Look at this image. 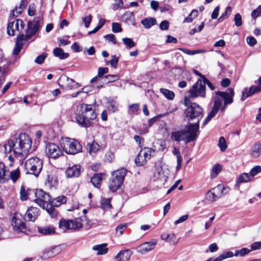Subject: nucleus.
Segmentation results:
<instances>
[{
	"label": "nucleus",
	"instance_id": "nucleus-12",
	"mask_svg": "<svg viewBox=\"0 0 261 261\" xmlns=\"http://www.w3.org/2000/svg\"><path fill=\"white\" fill-rule=\"evenodd\" d=\"M228 192V188L223 186L218 185L217 187L211 189L205 195L206 199L213 202L216 201L220 198L223 196Z\"/></svg>",
	"mask_w": 261,
	"mask_h": 261
},
{
	"label": "nucleus",
	"instance_id": "nucleus-49",
	"mask_svg": "<svg viewBox=\"0 0 261 261\" xmlns=\"http://www.w3.org/2000/svg\"><path fill=\"white\" fill-rule=\"evenodd\" d=\"M122 41L128 49H130L135 45V43L132 39L129 38H124L122 39Z\"/></svg>",
	"mask_w": 261,
	"mask_h": 261
},
{
	"label": "nucleus",
	"instance_id": "nucleus-64",
	"mask_svg": "<svg viewBox=\"0 0 261 261\" xmlns=\"http://www.w3.org/2000/svg\"><path fill=\"white\" fill-rule=\"evenodd\" d=\"M261 249V242H254L251 245V251Z\"/></svg>",
	"mask_w": 261,
	"mask_h": 261
},
{
	"label": "nucleus",
	"instance_id": "nucleus-4",
	"mask_svg": "<svg viewBox=\"0 0 261 261\" xmlns=\"http://www.w3.org/2000/svg\"><path fill=\"white\" fill-rule=\"evenodd\" d=\"M127 170L122 168L112 173L109 182V188L113 192H116L122 185Z\"/></svg>",
	"mask_w": 261,
	"mask_h": 261
},
{
	"label": "nucleus",
	"instance_id": "nucleus-15",
	"mask_svg": "<svg viewBox=\"0 0 261 261\" xmlns=\"http://www.w3.org/2000/svg\"><path fill=\"white\" fill-rule=\"evenodd\" d=\"M40 28V19L39 18H34L28 23V29L24 36L25 40H28L31 37L35 35Z\"/></svg>",
	"mask_w": 261,
	"mask_h": 261
},
{
	"label": "nucleus",
	"instance_id": "nucleus-53",
	"mask_svg": "<svg viewBox=\"0 0 261 261\" xmlns=\"http://www.w3.org/2000/svg\"><path fill=\"white\" fill-rule=\"evenodd\" d=\"M127 227L126 224H123L119 225L116 228V233L118 236H121L123 234V231Z\"/></svg>",
	"mask_w": 261,
	"mask_h": 261
},
{
	"label": "nucleus",
	"instance_id": "nucleus-22",
	"mask_svg": "<svg viewBox=\"0 0 261 261\" xmlns=\"http://www.w3.org/2000/svg\"><path fill=\"white\" fill-rule=\"evenodd\" d=\"M24 40H25V38L23 34H21L16 38L15 46L13 50V55H17L20 53L23 45V41Z\"/></svg>",
	"mask_w": 261,
	"mask_h": 261
},
{
	"label": "nucleus",
	"instance_id": "nucleus-43",
	"mask_svg": "<svg viewBox=\"0 0 261 261\" xmlns=\"http://www.w3.org/2000/svg\"><path fill=\"white\" fill-rule=\"evenodd\" d=\"M30 191V189H28L27 190H25L24 187L23 186H22L20 190V199L22 201L27 200Z\"/></svg>",
	"mask_w": 261,
	"mask_h": 261
},
{
	"label": "nucleus",
	"instance_id": "nucleus-52",
	"mask_svg": "<svg viewBox=\"0 0 261 261\" xmlns=\"http://www.w3.org/2000/svg\"><path fill=\"white\" fill-rule=\"evenodd\" d=\"M20 175L18 169H16L11 171L10 173V177L13 181H16L19 178Z\"/></svg>",
	"mask_w": 261,
	"mask_h": 261
},
{
	"label": "nucleus",
	"instance_id": "nucleus-8",
	"mask_svg": "<svg viewBox=\"0 0 261 261\" xmlns=\"http://www.w3.org/2000/svg\"><path fill=\"white\" fill-rule=\"evenodd\" d=\"M25 24L22 20L15 19H10L7 26V34L9 36L17 35V37L21 34L24 29Z\"/></svg>",
	"mask_w": 261,
	"mask_h": 261
},
{
	"label": "nucleus",
	"instance_id": "nucleus-51",
	"mask_svg": "<svg viewBox=\"0 0 261 261\" xmlns=\"http://www.w3.org/2000/svg\"><path fill=\"white\" fill-rule=\"evenodd\" d=\"M222 100L219 97L216 96L215 98L213 108L219 111L220 109L222 110V108L223 107H222Z\"/></svg>",
	"mask_w": 261,
	"mask_h": 261
},
{
	"label": "nucleus",
	"instance_id": "nucleus-59",
	"mask_svg": "<svg viewBox=\"0 0 261 261\" xmlns=\"http://www.w3.org/2000/svg\"><path fill=\"white\" fill-rule=\"evenodd\" d=\"M261 172V166H256L254 167L251 170H250V174L251 176L253 177L254 176L256 175L257 173Z\"/></svg>",
	"mask_w": 261,
	"mask_h": 261
},
{
	"label": "nucleus",
	"instance_id": "nucleus-56",
	"mask_svg": "<svg viewBox=\"0 0 261 261\" xmlns=\"http://www.w3.org/2000/svg\"><path fill=\"white\" fill-rule=\"evenodd\" d=\"M46 57V54H43L38 56L35 59V62L38 64H41L44 61Z\"/></svg>",
	"mask_w": 261,
	"mask_h": 261
},
{
	"label": "nucleus",
	"instance_id": "nucleus-17",
	"mask_svg": "<svg viewBox=\"0 0 261 261\" xmlns=\"http://www.w3.org/2000/svg\"><path fill=\"white\" fill-rule=\"evenodd\" d=\"M158 241L152 239L149 242L143 243L137 247V251L142 254L153 250L156 246Z\"/></svg>",
	"mask_w": 261,
	"mask_h": 261
},
{
	"label": "nucleus",
	"instance_id": "nucleus-20",
	"mask_svg": "<svg viewBox=\"0 0 261 261\" xmlns=\"http://www.w3.org/2000/svg\"><path fill=\"white\" fill-rule=\"evenodd\" d=\"M65 173L68 178L78 177L81 173V166L74 165L71 167H68Z\"/></svg>",
	"mask_w": 261,
	"mask_h": 261
},
{
	"label": "nucleus",
	"instance_id": "nucleus-38",
	"mask_svg": "<svg viewBox=\"0 0 261 261\" xmlns=\"http://www.w3.org/2000/svg\"><path fill=\"white\" fill-rule=\"evenodd\" d=\"M12 222L14 223V226L17 227L21 231H23V230H25V224L24 222H21V220L17 219L13 217L12 219Z\"/></svg>",
	"mask_w": 261,
	"mask_h": 261
},
{
	"label": "nucleus",
	"instance_id": "nucleus-16",
	"mask_svg": "<svg viewBox=\"0 0 261 261\" xmlns=\"http://www.w3.org/2000/svg\"><path fill=\"white\" fill-rule=\"evenodd\" d=\"M216 94L224 99V105L222 108V111H223L226 105L233 102L232 97L234 95V92L232 88H229L227 92L217 91L216 92Z\"/></svg>",
	"mask_w": 261,
	"mask_h": 261
},
{
	"label": "nucleus",
	"instance_id": "nucleus-24",
	"mask_svg": "<svg viewBox=\"0 0 261 261\" xmlns=\"http://www.w3.org/2000/svg\"><path fill=\"white\" fill-rule=\"evenodd\" d=\"M105 176V173H100L95 174L91 178V182L94 187L99 188Z\"/></svg>",
	"mask_w": 261,
	"mask_h": 261
},
{
	"label": "nucleus",
	"instance_id": "nucleus-40",
	"mask_svg": "<svg viewBox=\"0 0 261 261\" xmlns=\"http://www.w3.org/2000/svg\"><path fill=\"white\" fill-rule=\"evenodd\" d=\"M140 108L139 103H134L130 105L128 108V113L129 115H137Z\"/></svg>",
	"mask_w": 261,
	"mask_h": 261
},
{
	"label": "nucleus",
	"instance_id": "nucleus-61",
	"mask_svg": "<svg viewBox=\"0 0 261 261\" xmlns=\"http://www.w3.org/2000/svg\"><path fill=\"white\" fill-rule=\"evenodd\" d=\"M23 9L16 7L15 9L12 11L11 15L12 17H17L19 15L21 14L23 11Z\"/></svg>",
	"mask_w": 261,
	"mask_h": 261
},
{
	"label": "nucleus",
	"instance_id": "nucleus-11",
	"mask_svg": "<svg viewBox=\"0 0 261 261\" xmlns=\"http://www.w3.org/2000/svg\"><path fill=\"white\" fill-rule=\"evenodd\" d=\"M66 201L67 197L64 195L58 196L53 200L51 199L50 204H47V206H46V211L51 218H54L58 214V212L55 208V206L59 207L61 205L65 203Z\"/></svg>",
	"mask_w": 261,
	"mask_h": 261
},
{
	"label": "nucleus",
	"instance_id": "nucleus-2",
	"mask_svg": "<svg viewBox=\"0 0 261 261\" xmlns=\"http://www.w3.org/2000/svg\"><path fill=\"white\" fill-rule=\"evenodd\" d=\"M199 128L198 123H189L185 126V129L172 132L171 138L175 141H185L186 143H190L196 140Z\"/></svg>",
	"mask_w": 261,
	"mask_h": 261
},
{
	"label": "nucleus",
	"instance_id": "nucleus-7",
	"mask_svg": "<svg viewBox=\"0 0 261 261\" xmlns=\"http://www.w3.org/2000/svg\"><path fill=\"white\" fill-rule=\"evenodd\" d=\"M185 117L187 120H196L195 123H198L203 116V111L201 107L198 104L193 102L190 107L187 108L185 111Z\"/></svg>",
	"mask_w": 261,
	"mask_h": 261
},
{
	"label": "nucleus",
	"instance_id": "nucleus-34",
	"mask_svg": "<svg viewBox=\"0 0 261 261\" xmlns=\"http://www.w3.org/2000/svg\"><path fill=\"white\" fill-rule=\"evenodd\" d=\"M221 170L222 167L220 164H217L215 165L212 167L211 170V178L212 179L215 178L218 175V174L221 172Z\"/></svg>",
	"mask_w": 261,
	"mask_h": 261
},
{
	"label": "nucleus",
	"instance_id": "nucleus-33",
	"mask_svg": "<svg viewBox=\"0 0 261 261\" xmlns=\"http://www.w3.org/2000/svg\"><path fill=\"white\" fill-rule=\"evenodd\" d=\"M160 92L163 95L169 100H173L175 97L174 93L171 90L165 88H161Z\"/></svg>",
	"mask_w": 261,
	"mask_h": 261
},
{
	"label": "nucleus",
	"instance_id": "nucleus-50",
	"mask_svg": "<svg viewBox=\"0 0 261 261\" xmlns=\"http://www.w3.org/2000/svg\"><path fill=\"white\" fill-rule=\"evenodd\" d=\"M218 146L222 151H224L226 149L227 145L226 144L225 139L223 137H221L219 138Z\"/></svg>",
	"mask_w": 261,
	"mask_h": 261
},
{
	"label": "nucleus",
	"instance_id": "nucleus-47",
	"mask_svg": "<svg viewBox=\"0 0 261 261\" xmlns=\"http://www.w3.org/2000/svg\"><path fill=\"white\" fill-rule=\"evenodd\" d=\"M53 253L49 250V248L45 249L42 252L41 258L43 259H46L49 258L54 257Z\"/></svg>",
	"mask_w": 261,
	"mask_h": 261
},
{
	"label": "nucleus",
	"instance_id": "nucleus-48",
	"mask_svg": "<svg viewBox=\"0 0 261 261\" xmlns=\"http://www.w3.org/2000/svg\"><path fill=\"white\" fill-rule=\"evenodd\" d=\"M101 204L102 208L104 210L112 208L111 198H103L101 199Z\"/></svg>",
	"mask_w": 261,
	"mask_h": 261
},
{
	"label": "nucleus",
	"instance_id": "nucleus-10",
	"mask_svg": "<svg viewBox=\"0 0 261 261\" xmlns=\"http://www.w3.org/2000/svg\"><path fill=\"white\" fill-rule=\"evenodd\" d=\"M154 153L155 150L152 148L149 147L141 148L135 158L136 164L138 166L144 165Z\"/></svg>",
	"mask_w": 261,
	"mask_h": 261
},
{
	"label": "nucleus",
	"instance_id": "nucleus-21",
	"mask_svg": "<svg viewBox=\"0 0 261 261\" xmlns=\"http://www.w3.org/2000/svg\"><path fill=\"white\" fill-rule=\"evenodd\" d=\"M39 215V209L37 207L31 206L28 208L26 213L25 217L28 221H35Z\"/></svg>",
	"mask_w": 261,
	"mask_h": 261
},
{
	"label": "nucleus",
	"instance_id": "nucleus-44",
	"mask_svg": "<svg viewBox=\"0 0 261 261\" xmlns=\"http://www.w3.org/2000/svg\"><path fill=\"white\" fill-rule=\"evenodd\" d=\"M47 184L50 187H56L58 185V180L56 176L54 175H48Z\"/></svg>",
	"mask_w": 261,
	"mask_h": 261
},
{
	"label": "nucleus",
	"instance_id": "nucleus-37",
	"mask_svg": "<svg viewBox=\"0 0 261 261\" xmlns=\"http://www.w3.org/2000/svg\"><path fill=\"white\" fill-rule=\"evenodd\" d=\"M250 180V177L248 173H243L241 174L237 179L236 186H239L241 183L248 182Z\"/></svg>",
	"mask_w": 261,
	"mask_h": 261
},
{
	"label": "nucleus",
	"instance_id": "nucleus-26",
	"mask_svg": "<svg viewBox=\"0 0 261 261\" xmlns=\"http://www.w3.org/2000/svg\"><path fill=\"white\" fill-rule=\"evenodd\" d=\"M99 145L94 141L87 144V149L89 153L92 156H94L96 152L99 150Z\"/></svg>",
	"mask_w": 261,
	"mask_h": 261
},
{
	"label": "nucleus",
	"instance_id": "nucleus-19",
	"mask_svg": "<svg viewBox=\"0 0 261 261\" xmlns=\"http://www.w3.org/2000/svg\"><path fill=\"white\" fill-rule=\"evenodd\" d=\"M260 91L261 87L256 86H251L249 89L246 88H244L242 93L241 100L244 101L247 97Z\"/></svg>",
	"mask_w": 261,
	"mask_h": 261
},
{
	"label": "nucleus",
	"instance_id": "nucleus-29",
	"mask_svg": "<svg viewBox=\"0 0 261 261\" xmlns=\"http://www.w3.org/2000/svg\"><path fill=\"white\" fill-rule=\"evenodd\" d=\"M6 169L5 164L3 162H0V182L4 183L7 181L9 178L6 175Z\"/></svg>",
	"mask_w": 261,
	"mask_h": 261
},
{
	"label": "nucleus",
	"instance_id": "nucleus-41",
	"mask_svg": "<svg viewBox=\"0 0 261 261\" xmlns=\"http://www.w3.org/2000/svg\"><path fill=\"white\" fill-rule=\"evenodd\" d=\"M179 50L182 51L183 53H184L186 54L189 55H194L198 54H203L205 53V50L204 49H197V50H191L186 48H179Z\"/></svg>",
	"mask_w": 261,
	"mask_h": 261
},
{
	"label": "nucleus",
	"instance_id": "nucleus-54",
	"mask_svg": "<svg viewBox=\"0 0 261 261\" xmlns=\"http://www.w3.org/2000/svg\"><path fill=\"white\" fill-rule=\"evenodd\" d=\"M112 31L114 33H119L122 32V29L121 28V24L117 22H113L112 24Z\"/></svg>",
	"mask_w": 261,
	"mask_h": 261
},
{
	"label": "nucleus",
	"instance_id": "nucleus-32",
	"mask_svg": "<svg viewBox=\"0 0 261 261\" xmlns=\"http://www.w3.org/2000/svg\"><path fill=\"white\" fill-rule=\"evenodd\" d=\"M59 227L63 231L70 229V220L61 219L59 222Z\"/></svg>",
	"mask_w": 261,
	"mask_h": 261
},
{
	"label": "nucleus",
	"instance_id": "nucleus-5",
	"mask_svg": "<svg viewBox=\"0 0 261 261\" xmlns=\"http://www.w3.org/2000/svg\"><path fill=\"white\" fill-rule=\"evenodd\" d=\"M43 164L42 160L37 156L29 159L26 161L24 165L27 173L38 177L42 169Z\"/></svg>",
	"mask_w": 261,
	"mask_h": 261
},
{
	"label": "nucleus",
	"instance_id": "nucleus-3",
	"mask_svg": "<svg viewBox=\"0 0 261 261\" xmlns=\"http://www.w3.org/2000/svg\"><path fill=\"white\" fill-rule=\"evenodd\" d=\"M81 108V113L76 115V121L82 127H90L92 125V120L96 118L97 114L91 105L82 104Z\"/></svg>",
	"mask_w": 261,
	"mask_h": 261
},
{
	"label": "nucleus",
	"instance_id": "nucleus-57",
	"mask_svg": "<svg viewBox=\"0 0 261 261\" xmlns=\"http://www.w3.org/2000/svg\"><path fill=\"white\" fill-rule=\"evenodd\" d=\"M109 71V69L107 67H99L98 69L97 76L98 77H102L103 75L107 73Z\"/></svg>",
	"mask_w": 261,
	"mask_h": 261
},
{
	"label": "nucleus",
	"instance_id": "nucleus-14",
	"mask_svg": "<svg viewBox=\"0 0 261 261\" xmlns=\"http://www.w3.org/2000/svg\"><path fill=\"white\" fill-rule=\"evenodd\" d=\"M58 84L60 88L65 90L77 89L80 86L78 83L65 74L61 75L58 80Z\"/></svg>",
	"mask_w": 261,
	"mask_h": 261
},
{
	"label": "nucleus",
	"instance_id": "nucleus-6",
	"mask_svg": "<svg viewBox=\"0 0 261 261\" xmlns=\"http://www.w3.org/2000/svg\"><path fill=\"white\" fill-rule=\"evenodd\" d=\"M61 146L64 151L69 154H75L82 151V145L79 141L68 137L62 138Z\"/></svg>",
	"mask_w": 261,
	"mask_h": 261
},
{
	"label": "nucleus",
	"instance_id": "nucleus-45",
	"mask_svg": "<svg viewBox=\"0 0 261 261\" xmlns=\"http://www.w3.org/2000/svg\"><path fill=\"white\" fill-rule=\"evenodd\" d=\"M231 8L230 6H227L225 9V12L223 13L219 18L218 21L221 22L225 19L228 18L231 13Z\"/></svg>",
	"mask_w": 261,
	"mask_h": 261
},
{
	"label": "nucleus",
	"instance_id": "nucleus-60",
	"mask_svg": "<svg viewBox=\"0 0 261 261\" xmlns=\"http://www.w3.org/2000/svg\"><path fill=\"white\" fill-rule=\"evenodd\" d=\"M23 9L16 7L15 9L12 11L11 15L12 17H17L19 15L21 14L23 11Z\"/></svg>",
	"mask_w": 261,
	"mask_h": 261
},
{
	"label": "nucleus",
	"instance_id": "nucleus-55",
	"mask_svg": "<svg viewBox=\"0 0 261 261\" xmlns=\"http://www.w3.org/2000/svg\"><path fill=\"white\" fill-rule=\"evenodd\" d=\"M234 21L235 25L237 27H240L242 25V16L240 14L238 13L234 15Z\"/></svg>",
	"mask_w": 261,
	"mask_h": 261
},
{
	"label": "nucleus",
	"instance_id": "nucleus-62",
	"mask_svg": "<svg viewBox=\"0 0 261 261\" xmlns=\"http://www.w3.org/2000/svg\"><path fill=\"white\" fill-rule=\"evenodd\" d=\"M9 71V65L5 64L3 66L0 67V73L3 75H6Z\"/></svg>",
	"mask_w": 261,
	"mask_h": 261
},
{
	"label": "nucleus",
	"instance_id": "nucleus-23",
	"mask_svg": "<svg viewBox=\"0 0 261 261\" xmlns=\"http://www.w3.org/2000/svg\"><path fill=\"white\" fill-rule=\"evenodd\" d=\"M132 253L129 250L121 251L115 256L116 261H128Z\"/></svg>",
	"mask_w": 261,
	"mask_h": 261
},
{
	"label": "nucleus",
	"instance_id": "nucleus-25",
	"mask_svg": "<svg viewBox=\"0 0 261 261\" xmlns=\"http://www.w3.org/2000/svg\"><path fill=\"white\" fill-rule=\"evenodd\" d=\"M107 243L94 245L92 247V250L97 251V255L106 254L108 251Z\"/></svg>",
	"mask_w": 261,
	"mask_h": 261
},
{
	"label": "nucleus",
	"instance_id": "nucleus-18",
	"mask_svg": "<svg viewBox=\"0 0 261 261\" xmlns=\"http://www.w3.org/2000/svg\"><path fill=\"white\" fill-rule=\"evenodd\" d=\"M46 154L50 158L56 159L63 154L60 147L55 143H48L46 147Z\"/></svg>",
	"mask_w": 261,
	"mask_h": 261
},
{
	"label": "nucleus",
	"instance_id": "nucleus-58",
	"mask_svg": "<svg viewBox=\"0 0 261 261\" xmlns=\"http://www.w3.org/2000/svg\"><path fill=\"white\" fill-rule=\"evenodd\" d=\"M261 14V6H258L257 8L253 10L251 13V16L253 18L258 17Z\"/></svg>",
	"mask_w": 261,
	"mask_h": 261
},
{
	"label": "nucleus",
	"instance_id": "nucleus-1",
	"mask_svg": "<svg viewBox=\"0 0 261 261\" xmlns=\"http://www.w3.org/2000/svg\"><path fill=\"white\" fill-rule=\"evenodd\" d=\"M31 145L32 140L28 135L20 134L14 143L9 144V151H10L12 147L15 156L19 158V160H23L29 153Z\"/></svg>",
	"mask_w": 261,
	"mask_h": 261
},
{
	"label": "nucleus",
	"instance_id": "nucleus-42",
	"mask_svg": "<svg viewBox=\"0 0 261 261\" xmlns=\"http://www.w3.org/2000/svg\"><path fill=\"white\" fill-rule=\"evenodd\" d=\"M198 14V10L193 9L189 16L184 19V22L189 23L192 22L194 18L197 17Z\"/></svg>",
	"mask_w": 261,
	"mask_h": 261
},
{
	"label": "nucleus",
	"instance_id": "nucleus-30",
	"mask_svg": "<svg viewBox=\"0 0 261 261\" xmlns=\"http://www.w3.org/2000/svg\"><path fill=\"white\" fill-rule=\"evenodd\" d=\"M54 55L58 57L60 59H65L67 58L69 55L68 53H64V50L60 47L55 48L53 50Z\"/></svg>",
	"mask_w": 261,
	"mask_h": 261
},
{
	"label": "nucleus",
	"instance_id": "nucleus-28",
	"mask_svg": "<svg viewBox=\"0 0 261 261\" xmlns=\"http://www.w3.org/2000/svg\"><path fill=\"white\" fill-rule=\"evenodd\" d=\"M261 154V144L259 142L254 144L251 150V156L254 158H258Z\"/></svg>",
	"mask_w": 261,
	"mask_h": 261
},
{
	"label": "nucleus",
	"instance_id": "nucleus-35",
	"mask_svg": "<svg viewBox=\"0 0 261 261\" xmlns=\"http://www.w3.org/2000/svg\"><path fill=\"white\" fill-rule=\"evenodd\" d=\"M119 79V77L117 75H107L102 77V83L108 84L111 82L116 81L118 80Z\"/></svg>",
	"mask_w": 261,
	"mask_h": 261
},
{
	"label": "nucleus",
	"instance_id": "nucleus-9",
	"mask_svg": "<svg viewBox=\"0 0 261 261\" xmlns=\"http://www.w3.org/2000/svg\"><path fill=\"white\" fill-rule=\"evenodd\" d=\"M206 87L201 79H198L196 82L189 90V98H195L197 97L205 98L206 96Z\"/></svg>",
	"mask_w": 261,
	"mask_h": 261
},
{
	"label": "nucleus",
	"instance_id": "nucleus-46",
	"mask_svg": "<svg viewBox=\"0 0 261 261\" xmlns=\"http://www.w3.org/2000/svg\"><path fill=\"white\" fill-rule=\"evenodd\" d=\"M251 250L247 248H243L240 250H236L233 256H244L248 254Z\"/></svg>",
	"mask_w": 261,
	"mask_h": 261
},
{
	"label": "nucleus",
	"instance_id": "nucleus-63",
	"mask_svg": "<svg viewBox=\"0 0 261 261\" xmlns=\"http://www.w3.org/2000/svg\"><path fill=\"white\" fill-rule=\"evenodd\" d=\"M83 21L84 22L85 26L86 28H88L92 21V16L89 15L88 16H86L83 18Z\"/></svg>",
	"mask_w": 261,
	"mask_h": 261
},
{
	"label": "nucleus",
	"instance_id": "nucleus-13",
	"mask_svg": "<svg viewBox=\"0 0 261 261\" xmlns=\"http://www.w3.org/2000/svg\"><path fill=\"white\" fill-rule=\"evenodd\" d=\"M36 198L34 199L38 205L46 210V206L50 204L51 202L50 196L42 190H36L35 193Z\"/></svg>",
	"mask_w": 261,
	"mask_h": 261
},
{
	"label": "nucleus",
	"instance_id": "nucleus-36",
	"mask_svg": "<svg viewBox=\"0 0 261 261\" xmlns=\"http://www.w3.org/2000/svg\"><path fill=\"white\" fill-rule=\"evenodd\" d=\"M233 256V253L231 251H227L225 252L216 258H213V261H222L225 259L232 257Z\"/></svg>",
	"mask_w": 261,
	"mask_h": 261
},
{
	"label": "nucleus",
	"instance_id": "nucleus-27",
	"mask_svg": "<svg viewBox=\"0 0 261 261\" xmlns=\"http://www.w3.org/2000/svg\"><path fill=\"white\" fill-rule=\"evenodd\" d=\"M38 230L39 233L44 235H49L55 233V228L53 226L38 227Z\"/></svg>",
	"mask_w": 261,
	"mask_h": 261
},
{
	"label": "nucleus",
	"instance_id": "nucleus-39",
	"mask_svg": "<svg viewBox=\"0 0 261 261\" xmlns=\"http://www.w3.org/2000/svg\"><path fill=\"white\" fill-rule=\"evenodd\" d=\"M82 227L81 219L76 218L73 220H70V229H77Z\"/></svg>",
	"mask_w": 261,
	"mask_h": 261
},
{
	"label": "nucleus",
	"instance_id": "nucleus-31",
	"mask_svg": "<svg viewBox=\"0 0 261 261\" xmlns=\"http://www.w3.org/2000/svg\"><path fill=\"white\" fill-rule=\"evenodd\" d=\"M141 23L146 29H149L156 23V20L154 18L148 17L141 21Z\"/></svg>",
	"mask_w": 261,
	"mask_h": 261
}]
</instances>
